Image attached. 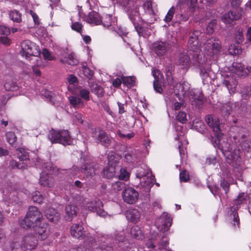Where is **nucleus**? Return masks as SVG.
I'll list each match as a JSON object with an SVG mask.
<instances>
[{"mask_svg":"<svg viewBox=\"0 0 251 251\" xmlns=\"http://www.w3.org/2000/svg\"><path fill=\"white\" fill-rule=\"evenodd\" d=\"M130 234L132 237L137 239H142L143 235L140 228L138 226H133L130 229Z\"/></svg>","mask_w":251,"mask_h":251,"instance_id":"39","label":"nucleus"},{"mask_svg":"<svg viewBox=\"0 0 251 251\" xmlns=\"http://www.w3.org/2000/svg\"><path fill=\"white\" fill-rule=\"evenodd\" d=\"M35 166L37 168L43 170L40 174V184L45 187H52L54 183L53 180L50 175L55 174V172L58 171V169L56 167L51 166L50 163L45 162L40 159L37 160Z\"/></svg>","mask_w":251,"mask_h":251,"instance_id":"5","label":"nucleus"},{"mask_svg":"<svg viewBox=\"0 0 251 251\" xmlns=\"http://www.w3.org/2000/svg\"><path fill=\"white\" fill-rule=\"evenodd\" d=\"M9 16L14 22L20 23L21 22V14L17 10H14L10 11Z\"/></svg>","mask_w":251,"mask_h":251,"instance_id":"47","label":"nucleus"},{"mask_svg":"<svg viewBox=\"0 0 251 251\" xmlns=\"http://www.w3.org/2000/svg\"><path fill=\"white\" fill-rule=\"evenodd\" d=\"M177 64L182 69L187 70L191 64L189 56L186 53H180L178 56Z\"/></svg>","mask_w":251,"mask_h":251,"instance_id":"26","label":"nucleus"},{"mask_svg":"<svg viewBox=\"0 0 251 251\" xmlns=\"http://www.w3.org/2000/svg\"><path fill=\"white\" fill-rule=\"evenodd\" d=\"M34 229L36 239L44 240L47 239L50 234V227L48 225L40 222L32 226Z\"/></svg>","mask_w":251,"mask_h":251,"instance_id":"16","label":"nucleus"},{"mask_svg":"<svg viewBox=\"0 0 251 251\" xmlns=\"http://www.w3.org/2000/svg\"><path fill=\"white\" fill-rule=\"evenodd\" d=\"M92 136L95 139H97L98 142L105 146H107L110 142V138L101 130L95 129L93 131Z\"/></svg>","mask_w":251,"mask_h":251,"instance_id":"20","label":"nucleus"},{"mask_svg":"<svg viewBox=\"0 0 251 251\" xmlns=\"http://www.w3.org/2000/svg\"><path fill=\"white\" fill-rule=\"evenodd\" d=\"M60 61L63 63H67L70 65H76L78 63L76 56L73 53L68 54L67 56L61 57Z\"/></svg>","mask_w":251,"mask_h":251,"instance_id":"35","label":"nucleus"},{"mask_svg":"<svg viewBox=\"0 0 251 251\" xmlns=\"http://www.w3.org/2000/svg\"><path fill=\"white\" fill-rule=\"evenodd\" d=\"M69 102L73 107L76 109L82 108L85 105L84 100L78 96H70L69 97Z\"/></svg>","mask_w":251,"mask_h":251,"instance_id":"31","label":"nucleus"},{"mask_svg":"<svg viewBox=\"0 0 251 251\" xmlns=\"http://www.w3.org/2000/svg\"><path fill=\"white\" fill-rule=\"evenodd\" d=\"M42 95H44L50 102L55 103L54 97L53 96V94L51 91L46 90H42Z\"/></svg>","mask_w":251,"mask_h":251,"instance_id":"57","label":"nucleus"},{"mask_svg":"<svg viewBox=\"0 0 251 251\" xmlns=\"http://www.w3.org/2000/svg\"><path fill=\"white\" fill-rule=\"evenodd\" d=\"M216 24V22L215 20H212L211 21L208 25L206 27V30L207 33L210 34L213 32L214 28Z\"/></svg>","mask_w":251,"mask_h":251,"instance_id":"64","label":"nucleus"},{"mask_svg":"<svg viewBox=\"0 0 251 251\" xmlns=\"http://www.w3.org/2000/svg\"><path fill=\"white\" fill-rule=\"evenodd\" d=\"M117 134L119 137L125 139H130L134 137V133L132 132L126 133L125 130H118Z\"/></svg>","mask_w":251,"mask_h":251,"instance_id":"50","label":"nucleus"},{"mask_svg":"<svg viewBox=\"0 0 251 251\" xmlns=\"http://www.w3.org/2000/svg\"><path fill=\"white\" fill-rule=\"evenodd\" d=\"M125 185V183L120 181H117L115 183H112V188L114 190L116 191H119L121 190L123 188H124Z\"/></svg>","mask_w":251,"mask_h":251,"instance_id":"60","label":"nucleus"},{"mask_svg":"<svg viewBox=\"0 0 251 251\" xmlns=\"http://www.w3.org/2000/svg\"><path fill=\"white\" fill-rule=\"evenodd\" d=\"M5 89L8 91H17L19 90V86L12 80H7L4 84Z\"/></svg>","mask_w":251,"mask_h":251,"instance_id":"41","label":"nucleus"},{"mask_svg":"<svg viewBox=\"0 0 251 251\" xmlns=\"http://www.w3.org/2000/svg\"><path fill=\"white\" fill-rule=\"evenodd\" d=\"M224 84L228 90L230 94L235 92L237 85V81L233 76H229L227 74L226 75V77L224 80Z\"/></svg>","mask_w":251,"mask_h":251,"instance_id":"29","label":"nucleus"},{"mask_svg":"<svg viewBox=\"0 0 251 251\" xmlns=\"http://www.w3.org/2000/svg\"><path fill=\"white\" fill-rule=\"evenodd\" d=\"M243 28H238L237 31L235 34V39L236 40V42L240 44L242 43L243 41Z\"/></svg>","mask_w":251,"mask_h":251,"instance_id":"56","label":"nucleus"},{"mask_svg":"<svg viewBox=\"0 0 251 251\" xmlns=\"http://www.w3.org/2000/svg\"><path fill=\"white\" fill-rule=\"evenodd\" d=\"M193 126L198 132H202L204 131L205 125L202 121L199 119H195L193 122Z\"/></svg>","mask_w":251,"mask_h":251,"instance_id":"44","label":"nucleus"},{"mask_svg":"<svg viewBox=\"0 0 251 251\" xmlns=\"http://www.w3.org/2000/svg\"><path fill=\"white\" fill-rule=\"evenodd\" d=\"M119 168L108 166L107 165L103 170L102 175L104 177L107 178L113 177L116 178V172L118 170Z\"/></svg>","mask_w":251,"mask_h":251,"instance_id":"33","label":"nucleus"},{"mask_svg":"<svg viewBox=\"0 0 251 251\" xmlns=\"http://www.w3.org/2000/svg\"><path fill=\"white\" fill-rule=\"evenodd\" d=\"M65 211L67 220L72 221L76 216L78 208L75 204L70 203L66 206Z\"/></svg>","mask_w":251,"mask_h":251,"instance_id":"25","label":"nucleus"},{"mask_svg":"<svg viewBox=\"0 0 251 251\" xmlns=\"http://www.w3.org/2000/svg\"><path fill=\"white\" fill-rule=\"evenodd\" d=\"M37 246V241L35 237L28 234L24 236L21 243V247L24 251H32Z\"/></svg>","mask_w":251,"mask_h":251,"instance_id":"18","label":"nucleus"},{"mask_svg":"<svg viewBox=\"0 0 251 251\" xmlns=\"http://www.w3.org/2000/svg\"><path fill=\"white\" fill-rule=\"evenodd\" d=\"M21 50L20 54L26 59L31 56L38 57L41 54V50L39 47L34 42L29 40H25L21 44Z\"/></svg>","mask_w":251,"mask_h":251,"instance_id":"12","label":"nucleus"},{"mask_svg":"<svg viewBox=\"0 0 251 251\" xmlns=\"http://www.w3.org/2000/svg\"><path fill=\"white\" fill-rule=\"evenodd\" d=\"M176 119L181 123H185L187 121L186 112L181 111H179L176 116Z\"/></svg>","mask_w":251,"mask_h":251,"instance_id":"59","label":"nucleus"},{"mask_svg":"<svg viewBox=\"0 0 251 251\" xmlns=\"http://www.w3.org/2000/svg\"><path fill=\"white\" fill-rule=\"evenodd\" d=\"M84 20L87 23L92 25H99L102 22V17L98 12L94 11L89 12L85 17Z\"/></svg>","mask_w":251,"mask_h":251,"instance_id":"22","label":"nucleus"},{"mask_svg":"<svg viewBox=\"0 0 251 251\" xmlns=\"http://www.w3.org/2000/svg\"><path fill=\"white\" fill-rule=\"evenodd\" d=\"M91 91L98 97H102L104 95L103 88L97 84L93 83L90 86Z\"/></svg>","mask_w":251,"mask_h":251,"instance_id":"40","label":"nucleus"},{"mask_svg":"<svg viewBox=\"0 0 251 251\" xmlns=\"http://www.w3.org/2000/svg\"><path fill=\"white\" fill-rule=\"evenodd\" d=\"M72 29L73 30L76 31V32L81 33L82 25L79 22H75L72 24L71 25Z\"/></svg>","mask_w":251,"mask_h":251,"instance_id":"63","label":"nucleus"},{"mask_svg":"<svg viewBox=\"0 0 251 251\" xmlns=\"http://www.w3.org/2000/svg\"><path fill=\"white\" fill-rule=\"evenodd\" d=\"M152 48L158 56H163L170 48V45L165 42L157 41L153 43Z\"/></svg>","mask_w":251,"mask_h":251,"instance_id":"19","label":"nucleus"},{"mask_svg":"<svg viewBox=\"0 0 251 251\" xmlns=\"http://www.w3.org/2000/svg\"><path fill=\"white\" fill-rule=\"evenodd\" d=\"M6 137L7 141L10 145H13L16 141V136L13 132L9 131L6 133Z\"/></svg>","mask_w":251,"mask_h":251,"instance_id":"54","label":"nucleus"},{"mask_svg":"<svg viewBox=\"0 0 251 251\" xmlns=\"http://www.w3.org/2000/svg\"><path fill=\"white\" fill-rule=\"evenodd\" d=\"M45 215L50 222H55L59 220V214L54 209L50 207L45 210Z\"/></svg>","mask_w":251,"mask_h":251,"instance_id":"32","label":"nucleus"},{"mask_svg":"<svg viewBox=\"0 0 251 251\" xmlns=\"http://www.w3.org/2000/svg\"><path fill=\"white\" fill-rule=\"evenodd\" d=\"M116 178H118L120 180L127 181L130 176V174L128 172L126 169L121 168L116 172Z\"/></svg>","mask_w":251,"mask_h":251,"instance_id":"38","label":"nucleus"},{"mask_svg":"<svg viewBox=\"0 0 251 251\" xmlns=\"http://www.w3.org/2000/svg\"><path fill=\"white\" fill-rule=\"evenodd\" d=\"M235 210L230 215L232 219L231 224L235 230H238L240 229V220L235 208Z\"/></svg>","mask_w":251,"mask_h":251,"instance_id":"37","label":"nucleus"},{"mask_svg":"<svg viewBox=\"0 0 251 251\" xmlns=\"http://www.w3.org/2000/svg\"><path fill=\"white\" fill-rule=\"evenodd\" d=\"M82 72L84 75L88 78H90L93 75V72L86 66H83Z\"/></svg>","mask_w":251,"mask_h":251,"instance_id":"62","label":"nucleus"},{"mask_svg":"<svg viewBox=\"0 0 251 251\" xmlns=\"http://www.w3.org/2000/svg\"><path fill=\"white\" fill-rule=\"evenodd\" d=\"M139 8L136 3H133L131 6H128L127 9V13L129 19L132 22L134 27L139 36H144V29L141 26L143 21L151 23L154 20L153 16L157 11V5L152 2L151 0H146L143 5L144 13L141 17V14L138 11Z\"/></svg>","mask_w":251,"mask_h":251,"instance_id":"4","label":"nucleus"},{"mask_svg":"<svg viewBox=\"0 0 251 251\" xmlns=\"http://www.w3.org/2000/svg\"><path fill=\"white\" fill-rule=\"evenodd\" d=\"M48 138L52 143H59L64 145L73 144L74 140L67 130L50 131Z\"/></svg>","mask_w":251,"mask_h":251,"instance_id":"11","label":"nucleus"},{"mask_svg":"<svg viewBox=\"0 0 251 251\" xmlns=\"http://www.w3.org/2000/svg\"><path fill=\"white\" fill-rule=\"evenodd\" d=\"M73 200L74 201H80L82 210L96 212L97 214L102 217L107 215V212L103 209L102 202L96 199H84L79 195L73 196Z\"/></svg>","mask_w":251,"mask_h":251,"instance_id":"6","label":"nucleus"},{"mask_svg":"<svg viewBox=\"0 0 251 251\" xmlns=\"http://www.w3.org/2000/svg\"><path fill=\"white\" fill-rule=\"evenodd\" d=\"M71 235L77 239H82L85 237L88 238L86 235V231L84 230L83 227L79 224L73 225L70 229Z\"/></svg>","mask_w":251,"mask_h":251,"instance_id":"21","label":"nucleus"},{"mask_svg":"<svg viewBox=\"0 0 251 251\" xmlns=\"http://www.w3.org/2000/svg\"><path fill=\"white\" fill-rule=\"evenodd\" d=\"M10 166L13 169L17 168L24 169L26 168L27 165L26 164L23 162L18 163L16 161L12 160L10 162Z\"/></svg>","mask_w":251,"mask_h":251,"instance_id":"52","label":"nucleus"},{"mask_svg":"<svg viewBox=\"0 0 251 251\" xmlns=\"http://www.w3.org/2000/svg\"><path fill=\"white\" fill-rule=\"evenodd\" d=\"M108 166L118 167V163L120 160V157L114 152L111 151L108 154Z\"/></svg>","mask_w":251,"mask_h":251,"instance_id":"34","label":"nucleus"},{"mask_svg":"<svg viewBox=\"0 0 251 251\" xmlns=\"http://www.w3.org/2000/svg\"><path fill=\"white\" fill-rule=\"evenodd\" d=\"M68 89L73 94H76L78 90V81L77 78L74 75H70L67 78Z\"/></svg>","mask_w":251,"mask_h":251,"instance_id":"24","label":"nucleus"},{"mask_svg":"<svg viewBox=\"0 0 251 251\" xmlns=\"http://www.w3.org/2000/svg\"><path fill=\"white\" fill-rule=\"evenodd\" d=\"M126 219L132 223H137L140 218V214L136 209L130 208L127 209L125 213Z\"/></svg>","mask_w":251,"mask_h":251,"instance_id":"27","label":"nucleus"},{"mask_svg":"<svg viewBox=\"0 0 251 251\" xmlns=\"http://www.w3.org/2000/svg\"><path fill=\"white\" fill-rule=\"evenodd\" d=\"M175 12V8L174 6H172L168 10L164 20L165 22L168 23L172 21Z\"/></svg>","mask_w":251,"mask_h":251,"instance_id":"51","label":"nucleus"},{"mask_svg":"<svg viewBox=\"0 0 251 251\" xmlns=\"http://www.w3.org/2000/svg\"><path fill=\"white\" fill-rule=\"evenodd\" d=\"M152 73L154 78L153 81L154 89L156 92L161 94L163 92L162 88L161 87V82L160 81V79L162 78V75L160 74V71L157 70H153Z\"/></svg>","mask_w":251,"mask_h":251,"instance_id":"28","label":"nucleus"},{"mask_svg":"<svg viewBox=\"0 0 251 251\" xmlns=\"http://www.w3.org/2000/svg\"><path fill=\"white\" fill-rule=\"evenodd\" d=\"M77 93H78L79 96L84 100V101L90 100V91L88 89H79L78 87Z\"/></svg>","mask_w":251,"mask_h":251,"instance_id":"42","label":"nucleus"},{"mask_svg":"<svg viewBox=\"0 0 251 251\" xmlns=\"http://www.w3.org/2000/svg\"><path fill=\"white\" fill-rule=\"evenodd\" d=\"M248 196L245 193H240L239 194L237 199L234 201V204L237 205L242 204L247 201Z\"/></svg>","mask_w":251,"mask_h":251,"instance_id":"49","label":"nucleus"},{"mask_svg":"<svg viewBox=\"0 0 251 251\" xmlns=\"http://www.w3.org/2000/svg\"><path fill=\"white\" fill-rule=\"evenodd\" d=\"M101 24L110 30L118 34L122 37L123 41L128 44L127 38L126 37L127 31L126 28L119 25L117 23V18L110 14H105L102 17Z\"/></svg>","mask_w":251,"mask_h":251,"instance_id":"8","label":"nucleus"},{"mask_svg":"<svg viewBox=\"0 0 251 251\" xmlns=\"http://www.w3.org/2000/svg\"><path fill=\"white\" fill-rule=\"evenodd\" d=\"M232 71L235 75L239 76H246L251 71V67L245 68L240 63L234 62L232 64Z\"/></svg>","mask_w":251,"mask_h":251,"instance_id":"23","label":"nucleus"},{"mask_svg":"<svg viewBox=\"0 0 251 251\" xmlns=\"http://www.w3.org/2000/svg\"><path fill=\"white\" fill-rule=\"evenodd\" d=\"M42 217V214L36 207L30 206L25 218L20 220V226L22 228L28 229L41 222Z\"/></svg>","mask_w":251,"mask_h":251,"instance_id":"9","label":"nucleus"},{"mask_svg":"<svg viewBox=\"0 0 251 251\" xmlns=\"http://www.w3.org/2000/svg\"><path fill=\"white\" fill-rule=\"evenodd\" d=\"M229 53L231 55H237L241 53L242 50L238 45H230L228 48Z\"/></svg>","mask_w":251,"mask_h":251,"instance_id":"48","label":"nucleus"},{"mask_svg":"<svg viewBox=\"0 0 251 251\" xmlns=\"http://www.w3.org/2000/svg\"><path fill=\"white\" fill-rule=\"evenodd\" d=\"M32 198L33 201L35 202L41 203L44 199L43 196L40 194L39 191H35L32 193Z\"/></svg>","mask_w":251,"mask_h":251,"instance_id":"53","label":"nucleus"},{"mask_svg":"<svg viewBox=\"0 0 251 251\" xmlns=\"http://www.w3.org/2000/svg\"><path fill=\"white\" fill-rule=\"evenodd\" d=\"M241 147L243 150L248 152L251 151V140H245L241 143Z\"/></svg>","mask_w":251,"mask_h":251,"instance_id":"61","label":"nucleus"},{"mask_svg":"<svg viewBox=\"0 0 251 251\" xmlns=\"http://www.w3.org/2000/svg\"><path fill=\"white\" fill-rule=\"evenodd\" d=\"M198 0H179L176 5L177 10L179 12L176 15L177 20L187 21L192 17L196 10Z\"/></svg>","mask_w":251,"mask_h":251,"instance_id":"7","label":"nucleus"},{"mask_svg":"<svg viewBox=\"0 0 251 251\" xmlns=\"http://www.w3.org/2000/svg\"><path fill=\"white\" fill-rule=\"evenodd\" d=\"M71 178L79 177L81 173H83L86 177L88 178L92 177L95 174L94 168L91 165L87 164L84 168H80L76 165H74L67 173Z\"/></svg>","mask_w":251,"mask_h":251,"instance_id":"13","label":"nucleus"},{"mask_svg":"<svg viewBox=\"0 0 251 251\" xmlns=\"http://www.w3.org/2000/svg\"><path fill=\"white\" fill-rule=\"evenodd\" d=\"M231 111V106L229 103H226L223 104L221 108V113L224 114L225 116H227L230 114Z\"/></svg>","mask_w":251,"mask_h":251,"instance_id":"55","label":"nucleus"},{"mask_svg":"<svg viewBox=\"0 0 251 251\" xmlns=\"http://www.w3.org/2000/svg\"><path fill=\"white\" fill-rule=\"evenodd\" d=\"M73 120L75 124H83V119L80 113L77 112L74 113L72 116Z\"/></svg>","mask_w":251,"mask_h":251,"instance_id":"58","label":"nucleus"},{"mask_svg":"<svg viewBox=\"0 0 251 251\" xmlns=\"http://www.w3.org/2000/svg\"><path fill=\"white\" fill-rule=\"evenodd\" d=\"M122 198L124 201L130 204L135 203L139 198V193L134 188L127 187L122 192Z\"/></svg>","mask_w":251,"mask_h":251,"instance_id":"17","label":"nucleus"},{"mask_svg":"<svg viewBox=\"0 0 251 251\" xmlns=\"http://www.w3.org/2000/svg\"><path fill=\"white\" fill-rule=\"evenodd\" d=\"M201 33L200 30H195L191 34L188 42V49L194 53L193 60L195 65L200 70V75L203 83H211L215 78V74L211 70V61L219 52L221 46L219 40L214 37L208 39L203 44V51L198 46V37Z\"/></svg>","mask_w":251,"mask_h":251,"instance_id":"1","label":"nucleus"},{"mask_svg":"<svg viewBox=\"0 0 251 251\" xmlns=\"http://www.w3.org/2000/svg\"><path fill=\"white\" fill-rule=\"evenodd\" d=\"M136 151L132 149H128L125 152V159L128 163H132L136 158Z\"/></svg>","mask_w":251,"mask_h":251,"instance_id":"36","label":"nucleus"},{"mask_svg":"<svg viewBox=\"0 0 251 251\" xmlns=\"http://www.w3.org/2000/svg\"><path fill=\"white\" fill-rule=\"evenodd\" d=\"M167 81L170 86H173L171 90L165 93L164 99L168 108L179 110L181 107H185L187 100L196 107H199L203 103L204 99L200 91L197 89H190L188 83H176L168 75Z\"/></svg>","mask_w":251,"mask_h":251,"instance_id":"2","label":"nucleus"},{"mask_svg":"<svg viewBox=\"0 0 251 251\" xmlns=\"http://www.w3.org/2000/svg\"><path fill=\"white\" fill-rule=\"evenodd\" d=\"M207 125L216 133L217 140L213 143L215 147H217L222 152L227 162L238 172L244 169L243 163L241 157L242 152L238 147L234 145H229L223 138V134L220 132L221 130L220 121L219 119L214 118L211 115H208L205 118Z\"/></svg>","mask_w":251,"mask_h":251,"instance_id":"3","label":"nucleus"},{"mask_svg":"<svg viewBox=\"0 0 251 251\" xmlns=\"http://www.w3.org/2000/svg\"><path fill=\"white\" fill-rule=\"evenodd\" d=\"M123 83L128 87H132L135 85L136 78L134 76H122Z\"/></svg>","mask_w":251,"mask_h":251,"instance_id":"45","label":"nucleus"},{"mask_svg":"<svg viewBox=\"0 0 251 251\" xmlns=\"http://www.w3.org/2000/svg\"><path fill=\"white\" fill-rule=\"evenodd\" d=\"M17 157L20 161H25L28 159V155L25 150L24 148H20L16 150Z\"/></svg>","mask_w":251,"mask_h":251,"instance_id":"43","label":"nucleus"},{"mask_svg":"<svg viewBox=\"0 0 251 251\" xmlns=\"http://www.w3.org/2000/svg\"><path fill=\"white\" fill-rule=\"evenodd\" d=\"M241 15V14L236 11L228 12L224 14L222 17V21L226 24H230L234 20L239 19Z\"/></svg>","mask_w":251,"mask_h":251,"instance_id":"30","label":"nucleus"},{"mask_svg":"<svg viewBox=\"0 0 251 251\" xmlns=\"http://www.w3.org/2000/svg\"><path fill=\"white\" fill-rule=\"evenodd\" d=\"M172 218L167 213L164 212L156 219L155 225L158 230L164 232L169 230L172 225Z\"/></svg>","mask_w":251,"mask_h":251,"instance_id":"15","label":"nucleus"},{"mask_svg":"<svg viewBox=\"0 0 251 251\" xmlns=\"http://www.w3.org/2000/svg\"><path fill=\"white\" fill-rule=\"evenodd\" d=\"M176 131L177 133V136L175 137V140L180 142L182 140V138L184 139L183 135H184L185 129L181 126L177 125L176 126Z\"/></svg>","mask_w":251,"mask_h":251,"instance_id":"46","label":"nucleus"},{"mask_svg":"<svg viewBox=\"0 0 251 251\" xmlns=\"http://www.w3.org/2000/svg\"><path fill=\"white\" fill-rule=\"evenodd\" d=\"M136 176L139 179L141 186L148 191L152 186L154 181V176L152 175L150 169L146 166L144 168H138Z\"/></svg>","mask_w":251,"mask_h":251,"instance_id":"10","label":"nucleus"},{"mask_svg":"<svg viewBox=\"0 0 251 251\" xmlns=\"http://www.w3.org/2000/svg\"><path fill=\"white\" fill-rule=\"evenodd\" d=\"M1 192L3 194L2 200L8 205L16 201L17 192L15 191V187L13 184L3 185L1 188Z\"/></svg>","mask_w":251,"mask_h":251,"instance_id":"14","label":"nucleus"}]
</instances>
